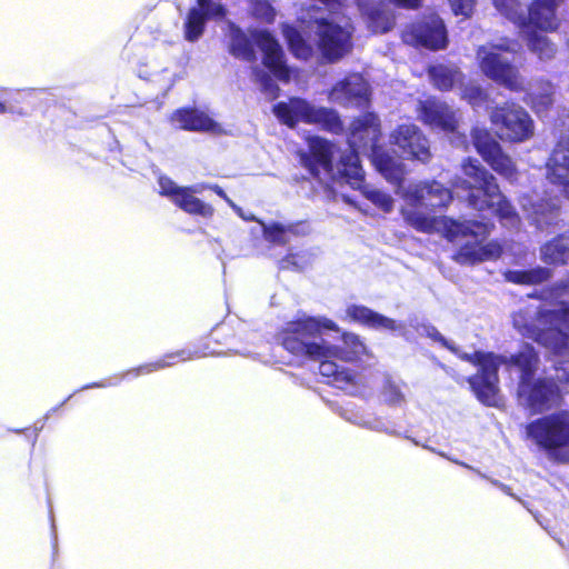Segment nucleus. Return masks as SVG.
I'll return each instance as SVG.
<instances>
[{
	"mask_svg": "<svg viewBox=\"0 0 569 569\" xmlns=\"http://www.w3.org/2000/svg\"><path fill=\"white\" fill-rule=\"evenodd\" d=\"M425 332L433 340H438L441 341L442 343H446L443 337L435 328L426 327Z\"/></svg>",
	"mask_w": 569,
	"mask_h": 569,
	"instance_id": "49",
	"label": "nucleus"
},
{
	"mask_svg": "<svg viewBox=\"0 0 569 569\" xmlns=\"http://www.w3.org/2000/svg\"><path fill=\"white\" fill-rule=\"evenodd\" d=\"M429 76L433 84L440 90L451 89L461 79V73L456 68L442 64L431 67Z\"/></svg>",
	"mask_w": 569,
	"mask_h": 569,
	"instance_id": "32",
	"label": "nucleus"
},
{
	"mask_svg": "<svg viewBox=\"0 0 569 569\" xmlns=\"http://www.w3.org/2000/svg\"><path fill=\"white\" fill-rule=\"evenodd\" d=\"M206 187V183L182 187L178 186L168 177L159 178L160 194L167 197L172 203L190 214L210 218L214 211L212 206L196 197V194L201 193Z\"/></svg>",
	"mask_w": 569,
	"mask_h": 569,
	"instance_id": "11",
	"label": "nucleus"
},
{
	"mask_svg": "<svg viewBox=\"0 0 569 569\" xmlns=\"http://www.w3.org/2000/svg\"><path fill=\"white\" fill-rule=\"evenodd\" d=\"M250 36H261V37H267V36H272L269 31L267 30H254L250 33Z\"/></svg>",
	"mask_w": 569,
	"mask_h": 569,
	"instance_id": "51",
	"label": "nucleus"
},
{
	"mask_svg": "<svg viewBox=\"0 0 569 569\" xmlns=\"http://www.w3.org/2000/svg\"><path fill=\"white\" fill-rule=\"evenodd\" d=\"M561 0H533L528 7L527 17L519 16V24L532 33H551L559 27L557 8ZM536 36V34H532Z\"/></svg>",
	"mask_w": 569,
	"mask_h": 569,
	"instance_id": "18",
	"label": "nucleus"
},
{
	"mask_svg": "<svg viewBox=\"0 0 569 569\" xmlns=\"http://www.w3.org/2000/svg\"><path fill=\"white\" fill-rule=\"evenodd\" d=\"M569 257V231L540 249V258L549 264L566 263Z\"/></svg>",
	"mask_w": 569,
	"mask_h": 569,
	"instance_id": "29",
	"label": "nucleus"
},
{
	"mask_svg": "<svg viewBox=\"0 0 569 569\" xmlns=\"http://www.w3.org/2000/svg\"><path fill=\"white\" fill-rule=\"evenodd\" d=\"M513 326L552 355L569 358V302L558 301L552 309L520 310L513 316Z\"/></svg>",
	"mask_w": 569,
	"mask_h": 569,
	"instance_id": "4",
	"label": "nucleus"
},
{
	"mask_svg": "<svg viewBox=\"0 0 569 569\" xmlns=\"http://www.w3.org/2000/svg\"><path fill=\"white\" fill-rule=\"evenodd\" d=\"M557 380L565 385L567 391H569V372L566 369H557Z\"/></svg>",
	"mask_w": 569,
	"mask_h": 569,
	"instance_id": "47",
	"label": "nucleus"
},
{
	"mask_svg": "<svg viewBox=\"0 0 569 569\" xmlns=\"http://www.w3.org/2000/svg\"><path fill=\"white\" fill-rule=\"evenodd\" d=\"M282 32H283V36H288V37L301 36L300 32L295 27H291V26H284Z\"/></svg>",
	"mask_w": 569,
	"mask_h": 569,
	"instance_id": "50",
	"label": "nucleus"
},
{
	"mask_svg": "<svg viewBox=\"0 0 569 569\" xmlns=\"http://www.w3.org/2000/svg\"><path fill=\"white\" fill-rule=\"evenodd\" d=\"M409 36H447V28L437 12H425L410 24Z\"/></svg>",
	"mask_w": 569,
	"mask_h": 569,
	"instance_id": "28",
	"label": "nucleus"
},
{
	"mask_svg": "<svg viewBox=\"0 0 569 569\" xmlns=\"http://www.w3.org/2000/svg\"><path fill=\"white\" fill-rule=\"evenodd\" d=\"M496 133L502 140L522 142L533 136V122L526 110L515 104L495 109L490 114Z\"/></svg>",
	"mask_w": 569,
	"mask_h": 569,
	"instance_id": "10",
	"label": "nucleus"
},
{
	"mask_svg": "<svg viewBox=\"0 0 569 569\" xmlns=\"http://www.w3.org/2000/svg\"><path fill=\"white\" fill-rule=\"evenodd\" d=\"M403 204L401 214L405 221L421 232H439L459 244L453 259L460 264H475L496 259L501 253V246L491 241L482 244L490 233V226L485 222L467 220L455 221L447 217H435L425 210L446 208L452 200L451 190L438 181H420L397 189Z\"/></svg>",
	"mask_w": 569,
	"mask_h": 569,
	"instance_id": "1",
	"label": "nucleus"
},
{
	"mask_svg": "<svg viewBox=\"0 0 569 569\" xmlns=\"http://www.w3.org/2000/svg\"><path fill=\"white\" fill-rule=\"evenodd\" d=\"M292 53L307 60L319 54L328 61L338 60L348 50L346 38H287Z\"/></svg>",
	"mask_w": 569,
	"mask_h": 569,
	"instance_id": "16",
	"label": "nucleus"
},
{
	"mask_svg": "<svg viewBox=\"0 0 569 569\" xmlns=\"http://www.w3.org/2000/svg\"><path fill=\"white\" fill-rule=\"evenodd\" d=\"M418 119L432 129L453 133L457 130L456 112L446 103L436 99L420 101L417 108Z\"/></svg>",
	"mask_w": 569,
	"mask_h": 569,
	"instance_id": "19",
	"label": "nucleus"
},
{
	"mask_svg": "<svg viewBox=\"0 0 569 569\" xmlns=\"http://www.w3.org/2000/svg\"><path fill=\"white\" fill-rule=\"evenodd\" d=\"M382 399L390 405H398L403 401L400 387L392 381H387L382 390Z\"/></svg>",
	"mask_w": 569,
	"mask_h": 569,
	"instance_id": "38",
	"label": "nucleus"
},
{
	"mask_svg": "<svg viewBox=\"0 0 569 569\" xmlns=\"http://www.w3.org/2000/svg\"><path fill=\"white\" fill-rule=\"evenodd\" d=\"M558 142L547 162V178L569 198V112L557 124Z\"/></svg>",
	"mask_w": 569,
	"mask_h": 569,
	"instance_id": "13",
	"label": "nucleus"
},
{
	"mask_svg": "<svg viewBox=\"0 0 569 569\" xmlns=\"http://www.w3.org/2000/svg\"><path fill=\"white\" fill-rule=\"evenodd\" d=\"M251 12L256 18L266 23H272L276 19V10L268 0H253Z\"/></svg>",
	"mask_w": 569,
	"mask_h": 569,
	"instance_id": "36",
	"label": "nucleus"
},
{
	"mask_svg": "<svg viewBox=\"0 0 569 569\" xmlns=\"http://www.w3.org/2000/svg\"><path fill=\"white\" fill-rule=\"evenodd\" d=\"M308 147L309 153H301V163L315 177H320L321 172L330 173L335 147L319 137H309Z\"/></svg>",
	"mask_w": 569,
	"mask_h": 569,
	"instance_id": "21",
	"label": "nucleus"
},
{
	"mask_svg": "<svg viewBox=\"0 0 569 569\" xmlns=\"http://www.w3.org/2000/svg\"><path fill=\"white\" fill-rule=\"evenodd\" d=\"M508 281L518 284H537L550 278V270L538 267L531 270H510L505 273Z\"/></svg>",
	"mask_w": 569,
	"mask_h": 569,
	"instance_id": "31",
	"label": "nucleus"
},
{
	"mask_svg": "<svg viewBox=\"0 0 569 569\" xmlns=\"http://www.w3.org/2000/svg\"><path fill=\"white\" fill-rule=\"evenodd\" d=\"M526 432L539 447L558 455L566 450L563 460H569V412L561 411L530 422Z\"/></svg>",
	"mask_w": 569,
	"mask_h": 569,
	"instance_id": "9",
	"label": "nucleus"
},
{
	"mask_svg": "<svg viewBox=\"0 0 569 569\" xmlns=\"http://www.w3.org/2000/svg\"><path fill=\"white\" fill-rule=\"evenodd\" d=\"M369 86L367 81L360 76H351L343 81L338 82L329 93V99L332 102L342 106H365L369 101Z\"/></svg>",
	"mask_w": 569,
	"mask_h": 569,
	"instance_id": "20",
	"label": "nucleus"
},
{
	"mask_svg": "<svg viewBox=\"0 0 569 569\" xmlns=\"http://www.w3.org/2000/svg\"><path fill=\"white\" fill-rule=\"evenodd\" d=\"M206 189L213 190L219 197L224 199L232 208L238 210L237 206L231 201V199L224 193V191L219 186H217V184H214V186L207 184Z\"/></svg>",
	"mask_w": 569,
	"mask_h": 569,
	"instance_id": "46",
	"label": "nucleus"
},
{
	"mask_svg": "<svg viewBox=\"0 0 569 569\" xmlns=\"http://www.w3.org/2000/svg\"><path fill=\"white\" fill-rule=\"evenodd\" d=\"M323 330L339 331V327L326 317L303 316L290 321L279 332L278 340L291 353L310 359L338 358L355 361L366 352V346L355 333L342 336V347L328 345L320 335Z\"/></svg>",
	"mask_w": 569,
	"mask_h": 569,
	"instance_id": "3",
	"label": "nucleus"
},
{
	"mask_svg": "<svg viewBox=\"0 0 569 569\" xmlns=\"http://www.w3.org/2000/svg\"><path fill=\"white\" fill-rule=\"evenodd\" d=\"M273 112L282 123L291 128L298 121H303L335 133L342 130V122L335 110L316 107L303 99H291L288 103L280 102L274 106Z\"/></svg>",
	"mask_w": 569,
	"mask_h": 569,
	"instance_id": "8",
	"label": "nucleus"
},
{
	"mask_svg": "<svg viewBox=\"0 0 569 569\" xmlns=\"http://www.w3.org/2000/svg\"><path fill=\"white\" fill-rule=\"evenodd\" d=\"M520 204L527 218L539 229H545L557 222L559 207L555 201H542L537 194H525Z\"/></svg>",
	"mask_w": 569,
	"mask_h": 569,
	"instance_id": "23",
	"label": "nucleus"
},
{
	"mask_svg": "<svg viewBox=\"0 0 569 569\" xmlns=\"http://www.w3.org/2000/svg\"><path fill=\"white\" fill-rule=\"evenodd\" d=\"M390 142L398 147L407 159L427 163L431 159L429 141L415 124L398 126L390 134Z\"/></svg>",
	"mask_w": 569,
	"mask_h": 569,
	"instance_id": "17",
	"label": "nucleus"
},
{
	"mask_svg": "<svg viewBox=\"0 0 569 569\" xmlns=\"http://www.w3.org/2000/svg\"><path fill=\"white\" fill-rule=\"evenodd\" d=\"M230 53L238 59L251 61L259 54L262 63L279 80L288 81L290 70L284 54L276 38H231L228 44Z\"/></svg>",
	"mask_w": 569,
	"mask_h": 569,
	"instance_id": "7",
	"label": "nucleus"
},
{
	"mask_svg": "<svg viewBox=\"0 0 569 569\" xmlns=\"http://www.w3.org/2000/svg\"><path fill=\"white\" fill-rule=\"evenodd\" d=\"M462 170L469 181L457 179L453 188L469 190V204L479 210L491 209L507 227L518 223V216L512 206L501 194L496 179L477 160L468 159L462 164Z\"/></svg>",
	"mask_w": 569,
	"mask_h": 569,
	"instance_id": "5",
	"label": "nucleus"
},
{
	"mask_svg": "<svg viewBox=\"0 0 569 569\" xmlns=\"http://www.w3.org/2000/svg\"><path fill=\"white\" fill-rule=\"evenodd\" d=\"M552 87L546 82L541 86L540 91L532 90L530 92V103L537 113H541L551 104Z\"/></svg>",
	"mask_w": 569,
	"mask_h": 569,
	"instance_id": "34",
	"label": "nucleus"
},
{
	"mask_svg": "<svg viewBox=\"0 0 569 569\" xmlns=\"http://www.w3.org/2000/svg\"><path fill=\"white\" fill-rule=\"evenodd\" d=\"M380 134V120L375 113H366L356 119L349 128L350 150L340 157L338 163L350 153L355 154L358 160V153L368 154L377 170L387 180L398 183L405 174V167L401 161L377 146Z\"/></svg>",
	"mask_w": 569,
	"mask_h": 569,
	"instance_id": "6",
	"label": "nucleus"
},
{
	"mask_svg": "<svg viewBox=\"0 0 569 569\" xmlns=\"http://www.w3.org/2000/svg\"><path fill=\"white\" fill-rule=\"evenodd\" d=\"M333 177L338 176L345 179L355 189H360L363 196L385 212H390L393 208V199L388 193L369 188L363 184V170L357 157L352 153L342 158L336 166Z\"/></svg>",
	"mask_w": 569,
	"mask_h": 569,
	"instance_id": "14",
	"label": "nucleus"
},
{
	"mask_svg": "<svg viewBox=\"0 0 569 569\" xmlns=\"http://www.w3.org/2000/svg\"><path fill=\"white\" fill-rule=\"evenodd\" d=\"M335 358H321L319 371L325 378H328V383L347 391L350 395L360 392V377L353 375L349 369L339 367Z\"/></svg>",
	"mask_w": 569,
	"mask_h": 569,
	"instance_id": "26",
	"label": "nucleus"
},
{
	"mask_svg": "<svg viewBox=\"0 0 569 569\" xmlns=\"http://www.w3.org/2000/svg\"><path fill=\"white\" fill-rule=\"evenodd\" d=\"M478 59L483 73L493 81L511 89L522 88V80L518 70L497 46L482 47L478 51Z\"/></svg>",
	"mask_w": 569,
	"mask_h": 569,
	"instance_id": "12",
	"label": "nucleus"
},
{
	"mask_svg": "<svg viewBox=\"0 0 569 569\" xmlns=\"http://www.w3.org/2000/svg\"><path fill=\"white\" fill-rule=\"evenodd\" d=\"M198 7L189 10L184 21V36H202L206 23L211 18L223 19L227 10L221 3L212 0H197Z\"/></svg>",
	"mask_w": 569,
	"mask_h": 569,
	"instance_id": "22",
	"label": "nucleus"
},
{
	"mask_svg": "<svg viewBox=\"0 0 569 569\" xmlns=\"http://www.w3.org/2000/svg\"><path fill=\"white\" fill-rule=\"evenodd\" d=\"M495 7L506 17L513 20L519 6L517 0H492Z\"/></svg>",
	"mask_w": 569,
	"mask_h": 569,
	"instance_id": "41",
	"label": "nucleus"
},
{
	"mask_svg": "<svg viewBox=\"0 0 569 569\" xmlns=\"http://www.w3.org/2000/svg\"><path fill=\"white\" fill-rule=\"evenodd\" d=\"M472 139L477 151L492 170L510 181L517 178L515 163L501 151L499 143L486 129H473Z\"/></svg>",
	"mask_w": 569,
	"mask_h": 569,
	"instance_id": "15",
	"label": "nucleus"
},
{
	"mask_svg": "<svg viewBox=\"0 0 569 569\" xmlns=\"http://www.w3.org/2000/svg\"><path fill=\"white\" fill-rule=\"evenodd\" d=\"M392 1L399 8L417 10L422 6L423 0H392Z\"/></svg>",
	"mask_w": 569,
	"mask_h": 569,
	"instance_id": "44",
	"label": "nucleus"
},
{
	"mask_svg": "<svg viewBox=\"0 0 569 569\" xmlns=\"http://www.w3.org/2000/svg\"><path fill=\"white\" fill-rule=\"evenodd\" d=\"M169 365H170V362H168L167 360H161V361H158L156 363H150V365H147V366H143V367L139 368V371L142 372V373H149V372H151L153 370L164 368V367H167Z\"/></svg>",
	"mask_w": 569,
	"mask_h": 569,
	"instance_id": "45",
	"label": "nucleus"
},
{
	"mask_svg": "<svg viewBox=\"0 0 569 569\" xmlns=\"http://www.w3.org/2000/svg\"><path fill=\"white\" fill-rule=\"evenodd\" d=\"M290 263L291 262L289 261V259H284L281 261L280 266H281V268L287 269L290 267Z\"/></svg>",
	"mask_w": 569,
	"mask_h": 569,
	"instance_id": "54",
	"label": "nucleus"
},
{
	"mask_svg": "<svg viewBox=\"0 0 569 569\" xmlns=\"http://www.w3.org/2000/svg\"><path fill=\"white\" fill-rule=\"evenodd\" d=\"M411 44L422 46L431 50L445 49L447 46V38H410Z\"/></svg>",
	"mask_w": 569,
	"mask_h": 569,
	"instance_id": "40",
	"label": "nucleus"
},
{
	"mask_svg": "<svg viewBox=\"0 0 569 569\" xmlns=\"http://www.w3.org/2000/svg\"><path fill=\"white\" fill-rule=\"evenodd\" d=\"M9 94V90L0 89V114H6L14 111L11 100L8 98Z\"/></svg>",
	"mask_w": 569,
	"mask_h": 569,
	"instance_id": "43",
	"label": "nucleus"
},
{
	"mask_svg": "<svg viewBox=\"0 0 569 569\" xmlns=\"http://www.w3.org/2000/svg\"><path fill=\"white\" fill-rule=\"evenodd\" d=\"M461 358L479 367L478 373L469 379V383L477 398L488 406H497L499 402L498 369L502 365L507 368L515 367L520 372L518 398L522 406L533 411H542L559 400V388L556 385L542 380L533 381L538 356L529 345H525L518 355L509 358L480 351L463 353Z\"/></svg>",
	"mask_w": 569,
	"mask_h": 569,
	"instance_id": "2",
	"label": "nucleus"
},
{
	"mask_svg": "<svg viewBox=\"0 0 569 569\" xmlns=\"http://www.w3.org/2000/svg\"><path fill=\"white\" fill-rule=\"evenodd\" d=\"M254 81L260 84L261 91L269 99H274L278 96L279 88L263 70L256 68L253 70Z\"/></svg>",
	"mask_w": 569,
	"mask_h": 569,
	"instance_id": "37",
	"label": "nucleus"
},
{
	"mask_svg": "<svg viewBox=\"0 0 569 569\" xmlns=\"http://www.w3.org/2000/svg\"><path fill=\"white\" fill-rule=\"evenodd\" d=\"M184 351L172 353L166 357V359H174V358H181L183 356Z\"/></svg>",
	"mask_w": 569,
	"mask_h": 569,
	"instance_id": "53",
	"label": "nucleus"
},
{
	"mask_svg": "<svg viewBox=\"0 0 569 569\" xmlns=\"http://www.w3.org/2000/svg\"><path fill=\"white\" fill-rule=\"evenodd\" d=\"M527 47L541 60L550 59L555 53L549 38H527Z\"/></svg>",
	"mask_w": 569,
	"mask_h": 569,
	"instance_id": "35",
	"label": "nucleus"
},
{
	"mask_svg": "<svg viewBox=\"0 0 569 569\" xmlns=\"http://www.w3.org/2000/svg\"><path fill=\"white\" fill-rule=\"evenodd\" d=\"M307 27L320 37L351 36L346 27L327 18L310 20Z\"/></svg>",
	"mask_w": 569,
	"mask_h": 569,
	"instance_id": "33",
	"label": "nucleus"
},
{
	"mask_svg": "<svg viewBox=\"0 0 569 569\" xmlns=\"http://www.w3.org/2000/svg\"><path fill=\"white\" fill-rule=\"evenodd\" d=\"M463 97L468 99L472 106H479L486 99L485 92L477 86L467 87L463 90Z\"/></svg>",
	"mask_w": 569,
	"mask_h": 569,
	"instance_id": "42",
	"label": "nucleus"
},
{
	"mask_svg": "<svg viewBox=\"0 0 569 569\" xmlns=\"http://www.w3.org/2000/svg\"><path fill=\"white\" fill-rule=\"evenodd\" d=\"M231 36L240 37V36H246V34H244V32L240 28H234L232 30V34Z\"/></svg>",
	"mask_w": 569,
	"mask_h": 569,
	"instance_id": "52",
	"label": "nucleus"
},
{
	"mask_svg": "<svg viewBox=\"0 0 569 569\" xmlns=\"http://www.w3.org/2000/svg\"><path fill=\"white\" fill-rule=\"evenodd\" d=\"M345 319L375 330L397 331L401 329L393 319L380 315L362 305H349L345 310Z\"/></svg>",
	"mask_w": 569,
	"mask_h": 569,
	"instance_id": "25",
	"label": "nucleus"
},
{
	"mask_svg": "<svg viewBox=\"0 0 569 569\" xmlns=\"http://www.w3.org/2000/svg\"><path fill=\"white\" fill-rule=\"evenodd\" d=\"M259 223L264 239L277 244H286L293 237L308 233V227L302 222L283 224L280 222L264 223L259 221Z\"/></svg>",
	"mask_w": 569,
	"mask_h": 569,
	"instance_id": "27",
	"label": "nucleus"
},
{
	"mask_svg": "<svg viewBox=\"0 0 569 569\" xmlns=\"http://www.w3.org/2000/svg\"><path fill=\"white\" fill-rule=\"evenodd\" d=\"M170 122L176 128L189 131H204L213 134L223 132L218 122L198 109H179L171 114Z\"/></svg>",
	"mask_w": 569,
	"mask_h": 569,
	"instance_id": "24",
	"label": "nucleus"
},
{
	"mask_svg": "<svg viewBox=\"0 0 569 569\" xmlns=\"http://www.w3.org/2000/svg\"><path fill=\"white\" fill-rule=\"evenodd\" d=\"M322 4H325L330 10H338L342 7L341 0H318Z\"/></svg>",
	"mask_w": 569,
	"mask_h": 569,
	"instance_id": "48",
	"label": "nucleus"
},
{
	"mask_svg": "<svg viewBox=\"0 0 569 569\" xmlns=\"http://www.w3.org/2000/svg\"><path fill=\"white\" fill-rule=\"evenodd\" d=\"M366 22L372 33H387L395 26V16L381 6H372L365 12Z\"/></svg>",
	"mask_w": 569,
	"mask_h": 569,
	"instance_id": "30",
	"label": "nucleus"
},
{
	"mask_svg": "<svg viewBox=\"0 0 569 569\" xmlns=\"http://www.w3.org/2000/svg\"><path fill=\"white\" fill-rule=\"evenodd\" d=\"M452 12L456 16L471 17L477 0H448Z\"/></svg>",
	"mask_w": 569,
	"mask_h": 569,
	"instance_id": "39",
	"label": "nucleus"
}]
</instances>
